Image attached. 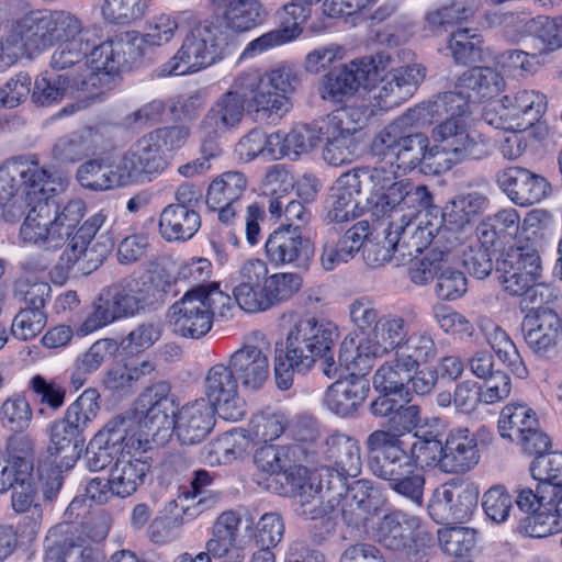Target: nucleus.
I'll use <instances>...</instances> for the list:
<instances>
[{
	"mask_svg": "<svg viewBox=\"0 0 562 562\" xmlns=\"http://www.w3.org/2000/svg\"><path fill=\"white\" fill-rule=\"evenodd\" d=\"M33 443L24 436H13L0 450V493L4 494L32 479Z\"/></svg>",
	"mask_w": 562,
	"mask_h": 562,
	"instance_id": "nucleus-30",
	"label": "nucleus"
},
{
	"mask_svg": "<svg viewBox=\"0 0 562 562\" xmlns=\"http://www.w3.org/2000/svg\"><path fill=\"white\" fill-rule=\"evenodd\" d=\"M480 461L477 439L467 427L450 431L445 443L441 471L446 473H465Z\"/></svg>",
	"mask_w": 562,
	"mask_h": 562,
	"instance_id": "nucleus-36",
	"label": "nucleus"
},
{
	"mask_svg": "<svg viewBox=\"0 0 562 562\" xmlns=\"http://www.w3.org/2000/svg\"><path fill=\"white\" fill-rule=\"evenodd\" d=\"M33 411L29 401L21 394L8 397L1 405L0 419L4 427L21 432L29 428Z\"/></svg>",
	"mask_w": 562,
	"mask_h": 562,
	"instance_id": "nucleus-62",
	"label": "nucleus"
},
{
	"mask_svg": "<svg viewBox=\"0 0 562 562\" xmlns=\"http://www.w3.org/2000/svg\"><path fill=\"white\" fill-rule=\"evenodd\" d=\"M149 464L133 454H122L114 460L109 472L110 490L117 497H128L144 483Z\"/></svg>",
	"mask_w": 562,
	"mask_h": 562,
	"instance_id": "nucleus-39",
	"label": "nucleus"
},
{
	"mask_svg": "<svg viewBox=\"0 0 562 562\" xmlns=\"http://www.w3.org/2000/svg\"><path fill=\"white\" fill-rule=\"evenodd\" d=\"M438 347L429 330H416L403 336L384 353L364 359L353 358L359 372L369 371L378 359L385 360L378 367L372 378V385L381 394H394L408 400L409 376L420 366L434 361Z\"/></svg>",
	"mask_w": 562,
	"mask_h": 562,
	"instance_id": "nucleus-4",
	"label": "nucleus"
},
{
	"mask_svg": "<svg viewBox=\"0 0 562 562\" xmlns=\"http://www.w3.org/2000/svg\"><path fill=\"white\" fill-rule=\"evenodd\" d=\"M427 246H425L426 248ZM424 249V247L422 248ZM418 254H423V250L412 256L411 260L405 261L402 265L412 261L409 268V278L412 282L417 285H425L429 283L436 276L440 273L442 268L448 265L452 259V248L439 249L437 246L429 248L420 258H417ZM395 266H397L394 262Z\"/></svg>",
	"mask_w": 562,
	"mask_h": 562,
	"instance_id": "nucleus-47",
	"label": "nucleus"
},
{
	"mask_svg": "<svg viewBox=\"0 0 562 562\" xmlns=\"http://www.w3.org/2000/svg\"><path fill=\"white\" fill-rule=\"evenodd\" d=\"M239 384H246V350H236L228 363L212 366L204 379L205 400L225 420L237 422L245 415L246 401L239 393Z\"/></svg>",
	"mask_w": 562,
	"mask_h": 562,
	"instance_id": "nucleus-15",
	"label": "nucleus"
},
{
	"mask_svg": "<svg viewBox=\"0 0 562 562\" xmlns=\"http://www.w3.org/2000/svg\"><path fill=\"white\" fill-rule=\"evenodd\" d=\"M145 414V408L140 412ZM149 431L142 420L132 416H115L110 419L90 440L86 459L91 471H100L122 454L146 451L149 447Z\"/></svg>",
	"mask_w": 562,
	"mask_h": 562,
	"instance_id": "nucleus-10",
	"label": "nucleus"
},
{
	"mask_svg": "<svg viewBox=\"0 0 562 562\" xmlns=\"http://www.w3.org/2000/svg\"><path fill=\"white\" fill-rule=\"evenodd\" d=\"M503 99L514 130H528L538 123L546 112V95L536 90H519Z\"/></svg>",
	"mask_w": 562,
	"mask_h": 562,
	"instance_id": "nucleus-41",
	"label": "nucleus"
},
{
	"mask_svg": "<svg viewBox=\"0 0 562 562\" xmlns=\"http://www.w3.org/2000/svg\"><path fill=\"white\" fill-rule=\"evenodd\" d=\"M401 122L404 120L389 124L375 135L371 151L378 162L374 167H366L363 173L371 184L373 214L398 215L383 229L384 245L373 260L376 265L404 263L435 238L436 227L429 223L427 214H418L419 209L431 202L428 189L415 186L408 179H398L400 170H412L425 159L426 138L422 133L405 134Z\"/></svg>",
	"mask_w": 562,
	"mask_h": 562,
	"instance_id": "nucleus-1",
	"label": "nucleus"
},
{
	"mask_svg": "<svg viewBox=\"0 0 562 562\" xmlns=\"http://www.w3.org/2000/svg\"><path fill=\"white\" fill-rule=\"evenodd\" d=\"M497 183L506 195L520 206L540 202L550 189L543 177L521 167H509L499 171Z\"/></svg>",
	"mask_w": 562,
	"mask_h": 562,
	"instance_id": "nucleus-32",
	"label": "nucleus"
},
{
	"mask_svg": "<svg viewBox=\"0 0 562 562\" xmlns=\"http://www.w3.org/2000/svg\"><path fill=\"white\" fill-rule=\"evenodd\" d=\"M246 187V178L235 171L223 173L209 186L206 204L210 210H217L227 204H236Z\"/></svg>",
	"mask_w": 562,
	"mask_h": 562,
	"instance_id": "nucleus-50",
	"label": "nucleus"
},
{
	"mask_svg": "<svg viewBox=\"0 0 562 562\" xmlns=\"http://www.w3.org/2000/svg\"><path fill=\"white\" fill-rule=\"evenodd\" d=\"M71 87L75 86L68 78L46 71L36 77L31 98L38 105H52L59 102Z\"/></svg>",
	"mask_w": 562,
	"mask_h": 562,
	"instance_id": "nucleus-57",
	"label": "nucleus"
},
{
	"mask_svg": "<svg viewBox=\"0 0 562 562\" xmlns=\"http://www.w3.org/2000/svg\"><path fill=\"white\" fill-rule=\"evenodd\" d=\"M487 199L485 195L479 192H471L468 194H460L451 200L443 209L442 223L445 224V231L436 234L431 240L435 245H438L441 238H446L449 243V247L453 249L454 246L461 245L459 237L454 236L456 233H467L473 227L475 218L479 216ZM436 227L435 225H432Z\"/></svg>",
	"mask_w": 562,
	"mask_h": 562,
	"instance_id": "nucleus-29",
	"label": "nucleus"
},
{
	"mask_svg": "<svg viewBox=\"0 0 562 562\" xmlns=\"http://www.w3.org/2000/svg\"><path fill=\"white\" fill-rule=\"evenodd\" d=\"M215 18L235 34L246 31V0H212Z\"/></svg>",
	"mask_w": 562,
	"mask_h": 562,
	"instance_id": "nucleus-63",
	"label": "nucleus"
},
{
	"mask_svg": "<svg viewBox=\"0 0 562 562\" xmlns=\"http://www.w3.org/2000/svg\"><path fill=\"white\" fill-rule=\"evenodd\" d=\"M284 428L285 417L268 406L252 414L248 425V439L267 443L279 438Z\"/></svg>",
	"mask_w": 562,
	"mask_h": 562,
	"instance_id": "nucleus-56",
	"label": "nucleus"
},
{
	"mask_svg": "<svg viewBox=\"0 0 562 562\" xmlns=\"http://www.w3.org/2000/svg\"><path fill=\"white\" fill-rule=\"evenodd\" d=\"M485 340L498 360L517 378L528 376V370L509 335L497 324L488 322L481 327Z\"/></svg>",
	"mask_w": 562,
	"mask_h": 562,
	"instance_id": "nucleus-44",
	"label": "nucleus"
},
{
	"mask_svg": "<svg viewBox=\"0 0 562 562\" xmlns=\"http://www.w3.org/2000/svg\"><path fill=\"white\" fill-rule=\"evenodd\" d=\"M228 45L218 26L202 22L183 38L175 56L160 68L161 76H182L200 71L217 60Z\"/></svg>",
	"mask_w": 562,
	"mask_h": 562,
	"instance_id": "nucleus-16",
	"label": "nucleus"
},
{
	"mask_svg": "<svg viewBox=\"0 0 562 562\" xmlns=\"http://www.w3.org/2000/svg\"><path fill=\"white\" fill-rule=\"evenodd\" d=\"M151 0H102L100 15L110 24L127 25L142 19Z\"/></svg>",
	"mask_w": 562,
	"mask_h": 562,
	"instance_id": "nucleus-54",
	"label": "nucleus"
},
{
	"mask_svg": "<svg viewBox=\"0 0 562 562\" xmlns=\"http://www.w3.org/2000/svg\"><path fill=\"white\" fill-rule=\"evenodd\" d=\"M490 247L491 244H485L479 236V239L471 240L460 251L464 268L477 279L486 278L493 270Z\"/></svg>",
	"mask_w": 562,
	"mask_h": 562,
	"instance_id": "nucleus-61",
	"label": "nucleus"
},
{
	"mask_svg": "<svg viewBox=\"0 0 562 562\" xmlns=\"http://www.w3.org/2000/svg\"><path fill=\"white\" fill-rule=\"evenodd\" d=\"M100 37L99 27L95 43L88 52L86 76L82 79V91L89 93L91 99H98L113 89L121 70L139 57L138 32L126 31L98 44Z\"/></svg>",
	"mask_w": 562,
	"mask_h": 562,
	"instance_id": "nucleus-7",
	"label": "nucleus"
},
{
	"mask_svg": "<svg viewBox=\"0 0 562 562\" xmlns=\"http://www.w3.org/2000/svg\"><path fill=\"white\" fill-rule=\"evenodd\" d=\"M44 496L40 487L33 481V477L12 492L11 504L14 512L25 514L31 519L30 533H36L43 519L42 502Z\"/></svg>",
	"mask_w": 562,
	"mask_h": 562,
	"instance_id": "nucleus-53",
	"label": "nucleus"
},
{
	"mask_svg": "<svg viewBox=\"0 0 562 562\" xmlns=\"http://www.w3.org/2000/svg\"><path fill=\"white\" fill-rule=\"evenodd\" d=\"M538 418L536 413L522 404H508L499 415L498 431L502 438L517 441L524 434L532 431Z\"/></svg>",
	"mask_w": 562,
	"mask_h": 562,
	"instance_id": "nucleus-49",
	"label": "nucleus"
},
{
	"mask_svg": "<svg viewBox=\"0 0 562 562\" xmlns=\"http://www.w3.org/2000/svg\"><path fill=\"white\" fill-rule=\"evenodd\" d=\"M203 501L199 499L195 507L179 505L176 501L169 502L165 513L156 517L149 526V537L155 543H167L178 537V531L184 524V517L193 519L200 512Z\"/></svg>",
	"mask_w": 562,
	"mask_h": 562,
	"instance_id": "nucleus-43",
	"label": "nucleus"
},
{
	"mask_svg": "<svg viewBox=\"0 0 562 562\" xmlns=\"http://www.w3.org/2000/svg\"><path fill=\"white\" fill-rule=\"evenodd\" d=\"M245 104L244 91L229 90L221 95L201 122L203 143L212 144L226 133L235 131L244 120Z\"/></svg>",
	"mask_w": 562,
	"mask_h": 562,
	"instance_id": "nucleus-28",
	"label": "nucleus"
},
{
	"mask_svg": "<svg viewBox=\"0 0 562 562\" xmlns=\"http://www.w3.org/2000/svg\"><path fill=\"white\" fill-rule=\"evenodd\" d=\"M364 172L366 167L356 168L336 180L328 198L327 218L330 222H347L360 215L358 196L361 193L362 184L367 182Z\"/></svg>",
	"mask_w": 562,
	"mask_h": 562,
	"instance_id": "nucleus-33",
	"label": "nucleus"
},
{
	"mask_svg": "<svg viewBox=\"0 0 562 562\" xmlns=\"http://www.w3.org/2000/svg\"><path fill=\"white\" fill-rule=\"evenodd\" d=\"M280 319L282 325L292 323L285 336V353L299 373L311 370L319 357L334 349L338 330L331 322L314 316L297 318L294 312L283 313Z\"/></svg>",
	"mask_w": 562,
	"mask_h": 562,
	"instance_id": "nucleus-11",
	"label": "nucleus"
},
{
	"mask_svg": "<svg viewBox=\"0 0 562 562\" xmlns=\"http://www.w3.org/2000/svg\"><path fill=\"white\" fill-rule=\"evenodd\" d=\"M80 31L60 38L57 43L50 66L57 70L74 69L76 76L71 82L78 90H82V79L86 76V61L88 52L95 43L99 26H85L80 20Z\"/></svg>",
	"mask_w": 562,
	"mask_h": 562,
	"instance_id": "nucleus-27",
	"label": "nucleus"
},
{
	"mask_svg": "<svg viewBox=\"0 0 562 562\" xmlns=\"http://www.w3.org/2000/svg\"><path fill=\"white\" fill-rule=\"evenodd\" d=\"M99 397L95 389H87L68 406L63 419L80 435L97 418L100 411Z\"/></svg>",
	"mask_w": 562,
	"mask_h": 562,
	"instance_id": "nucleus-55",
	"label": "nucleus"
},
{
	"mask_svg": "<svg viewBox=\"0 0 562 562\" xmlns=\"http://www.w3.org/2000/svg\"><path fill=\"white\" fill-rule=\"evenodd\" d=\"M516 505L524 512L530 514L526 519L524 528L528 536L532 538H544L562 531V521L558 522V512L553 509H543V493L542 485L537 484V491L533 492L530 487H519L516 491ZM561 506L557 507L560 510Z\"/></svg>",
	"mask_w": 562,
	"mask_h": 562,
	"instance_id": "nucleus-31",
	"label": "nucleus"
},
{
	"mask_svg": "<svg viewBox=\"0 0 562 562\" xmlns=\"http://www.w3.org/2000/svg\"><path fill=\"white\" fill-rule=\"evenodd\" d=\"M301 454L305 457V449L300 445L293 446H262L254 456L255 464L266 474H274L286 471L290 462L301 461Z\"/></svg>",
	"mask_w": 562,
	"mask_h": 562,
	"instance_id": "nucleus-52",
	"label": "nucleus"
},
{
	"mask_svg": "<svg viewBox=\"0 0 562 562\" xmlns=\"http://www.w3.org/2000/svg\"><path fill=\"white\" fill-rule=\"evenodd\" d=\"M378 76L379 67L373 59L351 61L325 75L319 82L318 93L323 100L340 102L353 95L359 88L370 86Z\"/></svg>",
	"mask_w": 562,
	"mask_h": 562,
	"instance_id": "nucleus-25",
	"label": "nucleus"
},
{
	"mask_svg": "<svg viewBox=\"0 0 562 562\" xmlns=\"http://www.w3.org/2000/svg\"><path fill=\"white\" fill-rule=\"evenodd\" d=\"M479 490L473 484L451 480L438 486L429 501L430 517L440 525L463 522L476 509Z\"/></svg>",
	"mask_w": 562,
	"mask_h": 562,
	"instance_id": "nucleus-20",
	"label": "nucleus"
},
{
	"mask_svg": "<svg viewBox=\"0 0 562 562\" xmlns=\"http://www.w3.org/2000/svg\"><path fill=\"white\" fill-rule=\"evenodd\" d=\"M449 117L437 124L431 131L434 146L426 138L425 159L438 158L447 162V168L465 159H482L494 150V143L482 133L471 130L465 115L468 113H447Z\"/></svg>",
	"mask_w": 562,
	"mask_h": 562,
	"instance_id": "nucleus-9",
	"label": "nucleus"
},
{
	"mask_svg": "<svg viewBox=\"0 0 562 562\" xmlns=\"http://www.w3.org/2000/svg\"><path fill=\"white\" fill-rule=\"evenodd\" d=\"M305 460L327 479V488L337 498L346 490V480L356 477L362 468L359 441L344 432H333L321 443L316 453L305 450Z\"/></svg>",
	"mask_w": 562,
	"mask_h": 562,
	"instance_id": "nucleus-14",
	"label": "nucleus"
},
{
	"mask_svg": "<svg viewBox=\"0 0 562 562\" xmlns=\"http://www.w3.org/2000/svg\"><path fill=\"white\" fill-rule=\"evenodd\" d=\"M524 339L538 357L549 358L562 344V319L549 307H531L521 322Z\"/></svg>",
	"mask_w": 562,
	"mask_h": 562,
	"instance_id": "nucleus-26",
	"label": "nucleus"
},
{
	"mask_svg": "<svg viewBox=\"0 0 562 562\" xmlns=\"http://www.w3.org/2000/svg\"><path fill=\"white\" fill-rule=\"evenodd\" d=\"M425 77L426 68L420 64L401 67L384 76L379 69L376 80L364 88L369 89L376 106L389 110L412 97Z\"/></svg>",
	"mask_w": 562,
	"mask_h": 562,
	"instance_id": "nucleus-24",
	"label": "nucleus"
},
{
	"mask_svg": "<svg viewBox=\"0 0 562 562\" xmlns=\"http://www.w3.org/2000/svg\"><path fill=\"white\" fill-rule=\"evenodd\" d=\"M201 227V216L195 209L167 205L159 215V234L169 243L190 240Z\"/></svg>",
	"mask_w": 562,
	"mask_h": 562,
	"instance_id": "nucleus-40",
	"label": "nucleus"
},
{
	"mask_svg": "<svg viewBox=\"0 0 562 562\" xmlns=\"http://www.w3.org/2000/svg\"><path fill=\"white\" fill-rule=\"evenodd\" d=\"M369 384L360 378H347L334 382L326 391L324 402L336 415H353L368 396Z\"/></svg>",
	"mask_w": 562,
	"mask_h": 562,
	"instance_id": "nucleus-38",
	"label": "nucleus"
},
{
	"mask_svg": "<svg viewBox=\"0 0 562 562\" xmlns=\"http://www.w3.org/2000/svg\"><path fill=\"white\" fill-rule=\"evenodd\" d=\"M346 492L337 498L333 494L328 497L329 507L341 506L340 512L345 521L349 525H358L364 520V514L378 497V490L368 480L353 481L348 484L346 480Z\"/></svg>",
	"mask_w": 562,
	"mask_h": 562,
	"instance_id": "nucleus-37",
	"label": "nucleus"
},
{
	"mask_svg": "<svg viewBox=\"0 0 562 562\" xmlns=\"http://www.w3.org/2000/svg\"><path fill=\"white\" fill-rule=\"evenodd\" d=\"M322 140V123L316 125H297L284 136L286 156L297 157L306 154Z\"/></svg>",
	"mask_w": 562,
	"mask_h": 562,
	"instance_id": "nucleus-64",
	"label": "nucleus"
},
{
	"mask_svg": "<svg viewBox=\"0 0 562 562\" xmlns=\"http://www.w3.org/2000/svg\"><path fill=\"white\" fill-rule=\"evenodd\" d=\"M68 183L64 172L42 166L35 157L0 165V214L10 223L25 215L21 244L56 251L72 238L87 210L81 200L56 201Z\"/></svg>",
	"mask_w": 562,
	"mask_h": 562,
	"instance_id": "nucleus-2",
	"label": "nucleus"
},
{
	"mask_svg": "<svg viewBox=\"0 0 562 562\" xmlns=\"http://www.w3.org/2000/svg\"><path fill=\"white\" fill-rule=\"evenodd\" d=\"M302 286L297 273L268 276V268L260 259L248 261V313L265 312L291 299Z\"/></svg>",
	"mask_w": 562,
	"mask_h": 562,
	"instance_id": "nucleus-18",
	"label": "nucleus"
},
{
	"mask_svg": "<svg viewBox=\"0 0 562 562\" xmlns=\"http://www.w3.org/2000/svg\"><path fill=\"white\" fill-rule=\"evenodd\" d=\"M167 321L173 334L183 338L199 339L212 328L211 312L203 299V286L188 291L167 312Z\"/></svg>",
	"mask_w": 562,
	"mask_h": 562,
	"instance_id": "nucleus-23",
	"label": "nucleus"
},
{
	"mask_svg": "<svg viewBox=\"0 0 562 562\" xmlns=\"http://www.w3.org/2000/svg\"><path fill=\"white\" fill-rule=\"evenodd\" d=\"M363 126V114L356 108H341L322 120L324 160L335 167L350 164L357 156V135Z\"/></svg>",
	"mask_w": 562,
	"mask_h": 562,
	"instance_id": "nucleus-17",
	"label": "nucleus"
},
{
	"mask_svg": "<svg viewBox=\"0 0 562 562\" xmlns=\"http://www.w3.org/2000/svg\"><path fill=\"white\" fill-rule=\"evenodd\" d=\"M98 557L99 553L86 540L68 538L63 543L48 547L45 562H98Z\"/></svg>",
	"mask_w": 562,
	"mask_h": 562,
	"instance_id": "nucleus-59",
	"label": "nucleus"
},
{
	"mask_svg": "<svg viewBox=\"0 0 562 562\" xmlns=\"http://www.w3.org/2000/svg\"><path fill=\"white\" fill-rule=\"evenodd\" d=\"M271 346L266 336L254 331L248 337V387L261 389L270 379L268 356Z\"/></svg>",
	"mask_w": 562,
	"mask_h": 562,
	"instance_id": "nucleus-48",
	"label": "nucleus"
},
{
	"mask_svg": "<svg viewBox=\"0 0 562 562\" xmlns=\"http://www.w3.org/2000/svg\"><path fill=\"white\" fill-rule=\"evenodd\" d=\"M148 294L149 285L140 278H126L102 289L92 311L76 328L77 336H88L117 319L138 314Z\"/></svg>",
	"mask_w": 562,
	"mask_h": 562,
	"instance_id": "nucleus-12",
	"label": "nucleus"
},
{
	"mask_svg": "<svg viewBox=\"0 0 562 562\" xmlns=\"http://www.w3.org/2000/svg\"><path fill=\"white\" fill-rule=\"evenodd\" d=\"M300 83V72L288 63L263 74L251 69L248 71V116L258 123L282 117L292 109L291 95Z\"/></svg>",
	"mask_w": 562,
	"mask_h": 562,
	"instance_id": "nucleus-8",
	"label": "nucleus"
},
{
	"mask_svg": "<svg viewBox=\"0 0 562 562\" xmlns=\"http://www.w3.org/2000/svg\"><path fill=\"white\" fill-rule=\"evenodd\" d=\"M520 229L519 213L510 207L498 211L488 216L479 227L477 234L485 244L495 246L496 240L514 238Z\"/></svg>",
	"mask_w": 562,
	"mask_h": 562,
	"instance_id": "nucleus-51",
	"label": "nucleus"
},
{
	"mask_svg": "<svg viewBox=\"0 0 562 562\" xmlns=\"http://www.w3.org/2000/svg\"><path fill=\"white\" fill-rule=\"evenodd\" d=\"M505 81L499 72L490 67H474L467 70L456 82L454 90L439 94L434 101L411 110L403 120L419 124L431 123L434 114L471 113L472 105L484 103L497 97Z\"/></svg>",
	"mask_w": 562,
	"mask_h": 562,
	"instance_id": "nucleus-5",
	"label": "nucleus"
},
{
	"mask_svg": "<svg viewBox=\"0 0 562 562\" xmlns=\"http://www.w3.org/2000/svg\"><path fill=\"white\" fill-rule=\"evenodd\" d=\"M116 350L117 342L114 339L103 338L94 341L86 352L77 357L70 375V385L74 390L81 389L88 376L99 370Z\"/></svg>",
	"mask_w": 562,
	"mask_h": 562,
	"instance_id": "nucleus-45",
	"label": "nucleus"
},
{
	"mask_svg": "<svg viewBox=\"0 0 562 562\" xmlns=\"http://www.w3.org/2000/svg\"><path fill=\"white\" fill-rule=\"evenodd\" d=\"M295 510L308 519H317L335 508L329 507L328 497L331 495L327 488V479L314 467L299 465L289 474Z\"/></svg>",
	"mask_w": 562,
	"mask_h": 562,
	"instance_id": "nucleus-22",
	"label": "nucleus"
},
{
	"mask_svg": "<svg viewBox=\"0 0 562 562\" xmlns=\"http://www.w3.org/2000/svg\"><path fill=\"white\" fill-rule=\"evenodd\" d=\"M231 289L234 295V300L218 290L217 286H203V299L205 305H207L211 312V322L213 323L214 316H218L222 319H229L234 316V311L245 310L246 304V283L244 281H236L235 279L229 280Z\"/></svg>",
	"mask_w": 562,
	"mask_h": 562,
	"instance_id": "nucleus-46",
	"label": "nucleus"
},
{
	"mask_svg": "<svg viewBox=\"0 0 562 562\" xmlns=\"http://www.w3.org/2000/svg\"><path fill=\"white\" fill-rule=\"evenodd\" d=\"M10 9L16 16L7 27L23 54L47 49L80 31V19L66 10L31 9L23 0H11Z\"/></svg>",
	"mask_w": 562,
	"mask_h": 562,
	"instance_id": "nucleus-6",
	"label": "nucleus"
},
{
	"mask_svg": "<svg viewBox=\"0 0 562 562\" xmlns=\"http://www.w3.org/2000/svg\"><path fill=\"white\" fill-rule=\"evenodd\" d=\"M138 404L145 408L144 425L157 441H164L173 434L180 445L194 446L202 442L216 424L215 407L204 397L175 408L169 386L164 382L148 387Z\"/></svg>",
	"mask_w": 562,
	"mask_h": 562,
	"instance_id": "nucleus-3",
	"label": "nucleus"
},
{
	"mask_svg": "<svg viewBox=\"0 0 562 562\" xmlns=\"http://www.w3.org/2000/svg\"><path fill=\"white\" fill-rule=\"evenodd\" d=\"M447 48L456 63H475L480 59L482 38L474 30L459 29L451 34Z\"/></svg>",
	"mask_w": 562,
	"mask_h": 562,
	"instance_id": "nucleus-60",
	"label": "nucleus"
},
{
	"mask_svg": "<svg viewBox=\"0 0 562 562\" xmlns=\"http://www.w3.org/2000/svg\"><path fill=\"white\" fill-rule=\"evenodd\" d=\"M266 251L276 263L304 265L311 254L310 240L302 235L299 225L286 224L276 229L266 241Z\"/></svg>",
	"mask_w": 562,
	"mask_h": 562,
	"instance_id": "nucleus-34",
	"label": "nucleus"
},
{
	"mask_svg": "<svg viewBox=\"0 0 562 562\" xmlns=\"http://www.w3.org/2000/svg\"><path fill=\"white\" fill-rule=\"evenodd\" d=\"M158 147L147 133L128 148L150 181L168 166V157Z\"/></svg>",
	"mask_w": 562,
	"mask_h": 562,
	"instance_id": "nucleus-58",
	"label": "nucleus"
},
{
	"mask_svg": "<svg viewBox=\"0 0 562 562\" xmlns=\"http://www.w3.org/2000/svg\"><path fill=\"white\" fill-rule=\"evenodd\" d=\"M531 476L542 485L543 509H558L555 521L562 522V452L535 457L530 463Z\"/></svg>",
	"mask_w": 562,
	"mask_h": 562,
	"instance_id": "nucleus-35",
	"label": "nucleus"
},
{
	"mask_svg": "<svg viewBox=\"0 0 562 562\" xmlns=\"http://www.w3.org/2000/svg\"><path fill=\"white\" fill-rule=\"evenodd\" d=\"M420 527L417 516L403 512L385 515L376 527L378 540L391 550H401L408 546Z\"/></svg>",
	"mask_w": 562,
	"mask_h": 562,
	"instance_id": "nucleus-42",
	"label": "nucleus"
},
{
	"mask_svg": "<svg viewBox=\"0 0 562 562\" xmlns=\"http://www.w3.org/2000/svg\"><path fill=\"white\" fill-rule=\"evenodd\" d=\"M110 214L109 209H101L77 227L68 247L60 256V260L68 269L89 274L103 262L106 257L105 247L99 249V244H91V240L109 220Z\"/></svg>",
	"mask_w": 562,
	"mask_h": 562,
	"instance_id": "nucleus-19",
	"label": "nucleus"
},
{
	"mask_svg": "<svg viewBox=\"0 0 562 562\" xmlns=\"http://www.w3.org/2000/svg\"><path fill=\"white\" fill-rule=\"evenodd\" d=\"M352 324L362 330L356 349V359H364L384 353L408 333L406 321L393 314L379 315L372 300L361 296L349 304Z\"/></svg>",
	"mask_w": 562,
	"mask_h": 562,
	"instance_id": "nucleus-13",
	"label": "nucleus"
},
{
	"mask_svg": "<svg viewBox=\"0 0 562 562\" xmlns=\"http://www.w3.org/2000/svg\"><path fill=\"white\" fill-rule=\"evenodd\" d=\"M366 447L370 453H374L370 469L382 480L396 476L412 469L414 464L408 443L401 436L389 430L372 431L366 440Z\"/></svg>",
	"mask_w": 562,
	"mask_h": 562,
	"instance_id": "nucleus-21",
	"label": "nucleus"
}]
</instances>
